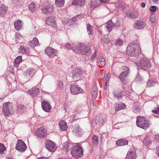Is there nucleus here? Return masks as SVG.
Wrapping results in <instances>:
<instances>
[{"instance_id": "423d86ee", "label": "nucleus", "mask_w": 159, "mask_h": 159, "mask_svg": "<svg viewBox=\"0 0 159 159\" xmlns=\"http://www.w3.org/2000/svg\"><path fill=\"white\" fill-rule=\"evenodd\" d=\"M2 111L6 116H10L12 113V104L10 102L4 103L3 105Z\"/></svg>"}, {"instance_id": "0eeeda50", "label": "nucleus", "mask_w": 159, "mask_h": 159, "mask_svg": "<svg viewBox=\"0 0 159 159\" xmlns=\"http://www.w3.org/2000/svg\"><path fill=\"white\" fill-rule=\"evenodd\" d=\"M58 51L50 47H48L45 50V53L50 58H53L57 56Z\"/></svg>"}, {"instance_id": "b1692460", "label": "nucleus", "mask_w": 159, "mask_h": 159, "mask_svg": "<svg viewBox=\"0 0 159 159\" xmlns=\"http://www.w3.org/2000/svg\"><path fill=\"white\" fill-rule=\"evenodd\" d=\"M114 25V24L111 20L106 23V27L108 32H109L111 30Z\"/></svg>"}, {"instance_id": "8fccbe9b", "label": "nucleus", "mask_w": 159, "mask_h": 159, "mask_svg": "<svg viewBox=\"0 0 159 159\" xmlns=\"http://www.w3.org/2000/svg\"><path fill=\"white\" fill-rule=\"evenodd\" d=\"M97 120V123L99 125H103L104 123V120L102 118L99 117Z\"/></svg>"}, {"instance_id": "e433bc0d", "label": "nucleus", "mask_w": 159, "mask_h": 159, "mask_svg": "<svg viewBox=\"0 0 159 159\" xmlns=\"http://www.w3.org/2000/svg\"><path fill=\"white\" fill-rule=\"evenodd\" d=\"M29 8L31 11H35L36 9V7L34 3H32L29 5Z\"/></svg>"}, {"instance_id": "052dcab7", "label": "nucleus", "mask_w": 159, "mask_h": 159, "mask_svg": "<svg viewBox=\"0 0 159 159\" xmlns=\"http://www.w3.org/2000/svg\"><path fill=\"white\" fill-rule=\"evenodd\" d=\"M100 2L101 3H108L110 0H99Z\"/></svg>"}, {"instance_id": "20e7f679", "label": "nucleus", "mask_w": 159, "mask_h": 159, "mask_svg": "<svg viewBox=\"0 0 159 159\" xmlns=\"http://www.w3.org/2000/svg\"><path fill=\"white\" fill-rule=\"evenodd\" d=\"M90 47L89 46L81 43L78 45L76 48V52L86 55H89L91 54Z\"/></svg>"}, {"instance_id": "5701e85b", "label": "nucleus", "mask_w": 159, "mask_h": 159, "mask_svg": "<svg viewBox=\"0 0 159 159\" xmlns=\"http://www.w3.org/2000/svg\"><path fill=\"white\" fill-rule=\"evenodd\" d=\"M29 44L31 47L33 48L40 45L38 39L36 38H34L33 40L30 42Z\"/></svg>"}, {"instance_id": "473e14b6", "label": "nucleus", "mask_w": 159, "mask_h": 159, "mask_svg": "<svg viewBox=\"0 0 159 159\" xmlns=\"http://www.w3.org/2000/svg\"><path fill=\"white\" fill-rule=\"evenodd\" d=\"M97 62L99 65H101L102 66H104L105 64V60L102 57H99L98 60Z\"/></svg>"}, {"instance_id": "1a4fd4ad", "label": "nucleus", "mask_w": 159, "mask_h": 159, "mask_svg": "<svg viewBox=\"0 0 159 159\" xmlns=\"http://www.w3.org/2000/svg\"><path fill=\"white\" fill-rule=\"evenodd\" d=\"M45 146L46 148L51 152H55L57 148L55 143L51 140L46 141Z\"/></svg>"}, {"instance_id": "4d7b16f0", "label": "nucleus", "mask_w": 159, "mask_h": 159, "mask_svg": "<svg viewBox=\"0 0 159 159\" xmlns=\"http://www.w3.org/2000/svg\"><path fill=\"white\" fill-rule=\"evenodd\" d=\"M97 52V50L96 49H95V50L94 53L92 55V57L91 58V60H92V61H93V60H94V58L96 57Z\"/></svg>"}, {"instance_id": "ddd939ff", "label": "nucleus", "mask_w": 159, "mask_h": 159, "mask_svg": "<svg viewBox=\"0 0 159 159\" xmlns=\"http://www.w3.org/2000/svg\"><path fill=\"white\" fill-rule=\"evenodd\" d=\"M45 21L47 24L48 25L51 26L55 28L57 27V25L55 20V17H54L46 18L45 19Z\"/></svg>"}, {"instance_id": "5fc2aeb1", "label": "nucleus", "mask_w": 159, "mask_h": 159, "mask_svg": "<svg viewBox=\"0 0 159 159\" xmlns=\"http://www.w3.org/2000/svg\"><path fill=\"white\" fill-rule=\"evenodd\" d=\"M63 86V83L61 81H59L58 82L57 84V87L59 89H62Z\"/></svg>"}, {"instance_id": "2eb2a0df", "label": "nucleus", "mask_w": 159, "mask_h": 159, "mask_svg": "<svg viewBox=\"0 0 159 159\" xmlns=\"http://www.w3.org/2000/svg\"><path fill=\"white\" fill-rule=\"evenodd\" d=\"M146 25V23L140 20H138L135 22L134 27L136 29H142Z\"/></svg>"}, {"instance_id": "a211bd4d", "label": "nucleus", "mask_w": 159, "mask_h": 159, "mask_svg": "<svg viewBox=\"0 0 159 159\" xmlns=\"http://www.w3.org/2000/svg\"><path fill=\"white\" fill-rule=\"evenodd\" d=\"M53 6L49 5L44 7L42 9V11L43 13L48 14L52 12L53 11Z\"/></svg>"}, {"instance_id": "09e8293b", "label": "nucleus", "mask_w": 159, "mask_h": 159, "mask_svg": "<svg viewBox=\"0 0 159 159\" xmlns=\"http://www.w3.org/2000/svg\"><path fill=\"white\" fill-rule=\"evenodd\" d=\"M152 113L155 114H159V108L158 107H155L154 108V109L152 110Z\"/></svg>"}, {"instance_id": "680f3d73", "label": "nucleus", "mask_w": 159, "mask_h": 159, "mask_svg": "<svg viewBox=\"0 0 159 159\" xmlns=\"http://www.w3.org/2000/svg\"><path fill=\"white\" fill-rule=\"evenodd\" d=\"M155 139L157 142H159V134H157L155 136Z\"/></svg>"}, {"instance_id": "338daca9", "label": "nucleus", "mask_w": 159, "mask_h": 159, "mask_svg": "<svg viewBox=\"0 0 159 159\" xmlns=\"http://www.w3.org/2000/svg\"><path fill=\"white\" fill-rule=\"evenodd\" d=\"M38 159H48V158L47 157H40Z\"/></svg>"}, {"instance_id": "774afa93", "label": "nucleus", "mask_w": 159, "mask_h": 159, "mask_svg": "<svg viewBox=\"0 0 159 159\" xmlns=\"http://www.w3.org/2000/svg\"><path fill=\"white\" fill-rule=\"evenodd\" d=\"M95 119H93L92 120V123L94 124H95Z\"/></svg>"}, {"instance_id": "bf43d9fd", "label": "nucleus", "mask_w": 159, "mask_h": 159, "mask_svg": "<svg viewBox=\"0 0 159 159\" xmlns=\"http://www.w3.org/2000/svg\"><path fill=\"white\" fill-rule=\"evenodd\" d=\"M101 41L102 43H109V41L106 38L102 39Z\"/></svg>"}, {"instance_id": "f704fd0d", "label": "nucleus", "mask_w": 159, "mask_h": 159, "mask_svg": "<svg viewBox=\"0 0 159 159\" xmlns=\"http://www.w3.org/2000/svg\"><path fill=\"white\" fill-rule=\"evenodd\" d=\"M126 107V105L124 104H119L116 106V111H119L121 109H123Z\"/></svg>"}, {"instance_id": "2f4dec72", "label": "nucleus", "mask_w": 159, "mask_h": 159, "mask_svg": "<svg viewBox=\"0 0 159 159\" xmlns=\"http://www.w3.org/2000/svg\"><path fill=\"white\" fill-rule=\"evenodd\" d=\"M27 49V48L23 46H21L18 48L19 52L23 54H25L26 53Z\"/></svg>"}, {"instance_id": "58836bf2", "label": "nucleus", "mask_w": 159, "mask_h": 159, "mask_svg": "<svg viewBox=\"0 0 159 159\" xmlns=\"http://www.w3.org/2000/svg\"><path fill=\"white\" fill-rule=\"evenodd\" d=\"M87 30L89 34L91 35L93 34L92 26L89 24L87 25Z\"/></svg>"}, {"instance_id": "f257e3e1", "label": "nucleus", "mask_w": 159, "mask_h": 159, "mask_svg": "<svg viewBox=\"0 0 159 159\" xmlns=\"http://www.w3.org/2000/svg\"><path fill=\"white\" fill-rule=\"evenodd\" d=\"M141 52V50L139 46L137 43H130L127 48L126 53L130 56H138L140 54Z\"/></svg>"}, {"instance_id": "a878e982", "label": "nucleus", "mask_w": 159, "mask_h": 159, "mask_svg": "<svg viewBox=\"0 0 159 159\" xmlns=\"http://www.w3.org/2000/svg\"><path fill=\"white\" fill-rule=\"evenodd\" d=\"M59 125L61 129L63 131L65 130L67 128L66 122L62 120H60Z\"/></svg>"}, {"instance_id": "72a5a7b5", "label": "nucleus", "mask_w": 159, "mask_h": 159, "mask_svg": "<svg viewBox=\"0 0 159 159\" xmlns=\"http://www.w3.org/2000/svg\"><path fill=\"white\" fill-rule=\"evenodd\" d=\"M22 60V58L21 56H19L17 57L15 60L14 63L15 65L16 66H17L18 64Z\"/></svg>"}, {"instance_id": "c85d7f7f", "label": "nucleus", "mask_w": 159, "mask_h": 159, "mask_svg": "<svg viewBox=\"0 0 159 159\" xmlns=\"http://www.w3.org/2000/svg\"><path fill=\"white\" fill-rule=\"evenodd\" d=\"M64 3L65 0H55V5L59 7H62L64 5Z\"/></svg>"}, {"instance_id": "4be33fe9", "label": "nucleus", "mask_w": 159, "mask_h": 159, "mask_svg": "<svg viewBox=\"0 0 159 159\" xmlns=\"http://www.w3.org/2000/svg\"><path fill=\"white\" fill-rule=\"evenodd\" d=\"M14 25L15 29L17 30H19L21 29L22 23L20 20H18L14 22Z\"/></svg>"}, {"instance_id": "3c124183", "label": "nucleus", "mask_w": 159, "mask_h": 159, "mask_svg": "<svg viewBox=\"0 0 159 159\" xmlns=\"http://www.w3.org/2000/svg\"><path fill=\"white\" fill-rule=\"evenodd\" d=\"M111 74L109 72L107 73V77L105 80V84H107V82L109 81V79L110 78Z\"/></svg>"}, {"instance_id": "13d9d810", "label": "nucleus", "mask_w": 159, "mask_h": 159, "mask_svg": "<svg viewBox=\"0 0 159 159\" xmlns=\"http://www.w3.org/2000/svg\"><path fill=\"white\" fill-rule=\"evenodd\" d=\"M150 10L152 12H154L156 10V7L155 6H152L150 8Z\"/></svg>"}, {"instance_id": "aec40b11", "label": "nucleus", "mask_w": 159, "mask_h": 159, "mask_svg": "<svg viewBox=\"0 0 159 159\" xmlns=\"http://www.w3.org/2000/svg\"><path fill=\"white\" fill-rule=\"evenodd\" d=\"M113 93L114 97L117 98L118 100L121 99L122 97L124 96L121 91L119 89L115 90L114 91Z\"/></svg>"}, {"instance_id": "49530a36", "label": "nucleus", "mask_w": 159, "mask_h": 159, "mask_svg": "<svg viewBox=\"0 0 159 159\" xmlns=\"http://www.w3.org/2000/svg\"><path fill=\"white\" fill-rule=\"evenodd\" d=\"M34 73V70L32 69L28 70L26 72L27 74H28L30 76H32Z\"/></svg>"}, {"instance_id": "f3484780", "label": "nucleus", "mask_w": 159, "mask_h": 159, "mask_svg": "<svg viewBox=\"0 0 159 159\" xmlns=\"http://www.w3.org/2000/svg\"><path fill=\"white\" fill-rule=\"evenodd\" d=\"M136 158L135 151L134 149H131L128 152L126 159H136Z\"/></svg>"}, {"instance_id": "7c9ffc66", "label": "nucleus", "mask_w": 159, "mask_h": 159, "mask_svg": "<svg viewBox=\"0 0 159 159\" xmlns=\"http://www.w3.org/2000/svg\"><path fill=\"white\" fill-rule=\"evenodd\" d=\"M82 108H79L75 112V115H74L73 116V118L75 120H76L77 119H80V117L76 116L77 115L80 114L81 113Z\"/></svg>"}, {"instance_id": "f8f14e48", "label": "nucleus", "mask_w": 159, "mask_h": 159, "mask_svg": "<svg viewBox=\"0 0 159 159\" xmlns=\"http://www.w3.org/2000/svg\"><path fill=\"white\" fill-rule=\"evenodd\" d=\"M36 135L40 139L44 138L47 136V132L45 129L41 127L38 129L36 132Z\"/></svg>"}, {"instance_id": "4468645a", "label": "nucleus", "mask_w": 159, "mask_h": 159, "mask_svg": "<svg viewBox=\"0 0 159 159\" xmlns=\"http://www.w3.org/2000/svg\"><path fill=\"white\" fill-rule=\"evenodd\" d=\"M70 91L72 94L75 95L82 93L83 90L78 86L74 84L71 86Z\"/></svg>"}, {"instance_id": "6e6552de", "label": "nucleus", "mask_w": 159, "mask_h": 159, "mask_svg": "<svg viewBox=\"0 0 159 159\" xmlns=\"http://www.w3.org/2000/svg\"><path fill=\"white\" fill-rule=\"evenodd\" d=\"M123 69L125 70L123 71L120 74L119 78L122 83L123 84H125L127 83V81L126 80V77L129 73V69L125 66L123 67Z\"/></svg>"}, {"instance_id": "c9c22d12", "label": "nucleus", "mask_w": 159, "mask_h": 159, "mask_svg": "<svg viewBox=\"0 0 159 159\" xmlns=\"http://www.w3.org/2000/svg\"><path fill=\"white\" fill-rule=\"evenodd\" d=\"M65 46V47L67 49H71L73 51L75 52H76V48L75 49V48H74L73 47V45L72 44H71L69 43H67L66 44Z\"/></svg>"}, {"instance_id": "6ab92c4d", "label": "nucleus", "mask_w": 159, "mask_h": 159, "mask_svg": "<svg viewBox=\"0 0 159 159\" xmlns=\"http://www.w3.org/2000/svg\"><path fill=\"white\" fill-rule=\"evenodd\" d=\"M39 91L40 90L39 88H34L31 89L29 90L28 92L32 96L36 97L39 94Z\"/></svg>"}, {"instance_id": "393cba45", "label": "nucleus", "mask_w": 159, "mask_h": 159, "mask_svg": "<svg viewBox=\"0 0 159 159\" xmlns=\"http://www.w3.org/2000/svg\"><path fill=\"white\" fill-rule=\"evenodd\" d=\"M85 4L84 0H74L72 2V4L80 6H83Z\"/></svg>"}, {"instance_id": "412c9836", "label": "nucleus", "mask_w": 159, "mask_h": 159, "mask_svg": "<svg viewBox=\"0 0 159 159\" xmlns=\"http://www.w3.org/2000/svg\"><path fill=\"white\" fill-rule=\"evenodd\" d=\"M126 16L132 19L135 18L137 17L139 15V13L137 11H134L131 12L129 11L126 14Z\"/></svg>"}, {"instance_id": "6e6d98bb", "label": "nucleus", "mask_w": 159, "mask_h": 159, "mask_svg": "<svg viewBox=\"0 0 159 159\" xmlns=\"http://www.w3.org/2000/svg\"><path fill=\"white\" fill-rule=\"evenodd\" d=\"M98 3L96 1H95L94 2H92L91 3V7L93 8L94 7H96L97 6H98Z\"/></svg>"}, {"instance_id": "7ed1b4c3", "label": "nucleus", "mask_w": 159, "mask_h": 159, "mask_svg": "<svg viewBox=\"0 0 159 159\" xmlns=\"http://www.w3.org/2000/svg\"><path fill=\"white\" fill-rule=\"evenodd\" d=\"M137 125L144 129H146L149 127L151 125L150 122L145 118L139 116L137 117L136 122Z\"/></svg>"}, {"instance_id": "79ce46f5", "label": "nucleus", "mask_w": 159, "mask_h": 159, "mask_svg": "<svg viewBox=\"0 0 159 159\" xmlns=\"http://www.w3.org/2000/svg\"><path fill=\"white\" fill-rule=\"evenodd\" d=\"M17 107V110L19 112H22L24 110V106L23 105H18Z\"/></svg>"}, {"instance_id": "c756f323", "label": "nucleus", "mask_w": 159, "mask_h": 159, "mask_svg": "<svg viewBox=\"0 0 159 159\" xmlns=\"http://www.w3.org/2000/svg\"><path fill=\"white\" fill-rule=\"evenodd\" d=\"M7 7L4 5L0 7V15L3 16L4 15L7 11Z\"/></svg>"}, {"instance_id": "a18cd8bd", "label": "nucleus", "mask_w": 159, "mask_h": 159, "mask_svg": "<svg viewBox=\"0 0 159 159\" xmlns=\"http://www.w3.org/2000/svg\"><path fill=\"white\" fill-rule=\"evenodd\" d=\"M123 44V40L120 39L117 40L115 43L116 45L118 46H121Z\"/></svg>"}, {"instance_id": "e2e57ef3", "label": "nucleus", "mask_w": 159, "mask_h": 159, "mask_svg": "<svg viewBox=\"0 0 159 159\" xmlns=\"http://www.w3.org/2000/svg\"><path fill=\"white\" fill-rule=\"evenodd\" d=\"M98 32L101 34H103L102 32V30L100 27H99L98 28Z\"/></svg>"}, {"instance_id": "864d4df0", "label": "nucleus", "mask_w": 159, "mask_h": 159, "mask_svg": "<svg viewBox=\"0 0 159 159\" xmlns=\"http://www.w3.org/2000/svg\"><path fill=\"white\" fill-rule=\"evenodd\" d=\"M93 97V98H96L97 96L98 91L96 89L94 90L92 93Z\"/></svg>"}, {"instance_id": "bb28decb", "label": "nucleus", "mask_w": 159, "mask_h": 159, "mask_svg": "<svg viewBox=\"0 0 159 159\" xmlns=\"http://www.w3.org/2000/svg\"><path fill=\"white\" fill-rule=\"evenodd\" d=\"M128 141L126 139H121L116 142V145L118 146H122L128 144Z\"/></svg>"}, {"instance_id": "9b49d317", "label": "nucleus", "mask_w": 159, "mask_h": 159, "mask_svg": "<svg viewBox=\"0 0 159 159\" xmlns=\"http://www.w3.org/2000/svg\"><path fill=\"white\" fill-rule=\"evenodd\" d=\"M83 71L80 68H75L72 71V78L74 80L79 79L83 74Z\"/></svg>"}, {"instance_id": "603ef678", "label": "nucleus", "mask_w": 159, "mask_h": 159, "mask_svg": "<svg viewBox=\"0 0 159 159\" xmlns=\"http://www.w3.org/2000/svg\"><path fill=\"white\" fill-rule=\"evenodd\" d=\"M150 20L152 23H153L155 22L156 18L154 15H151L150 16Z\"/></svg>"}, {"instance_id": "ea45409f", "label": "nucleus", "mask_w": 159, "mask_h": 159, "mask_svg": "<svg viewBox=\"0 0 159 159\" xmlns=\"http://www.w3.org/2000/svg\"><path fill=\"white\" fill-rule=\"evenodd\" d=\"M63 149L65 150L66 151H68L69 149L70 148L69 147V144L67 142H66L62 144Z\"/></svg>"}, {"instance_id": "a19ab883", "label": "nucleus", "mask_w": 159, "mask_h": 159, "mask_svg": "<svg viewBox=\"0 0 159 159\" xmlns=\"http://www.w3.org/2000/svg\"><path fill=\"white\" fill-rule=\"evenodd\" d=\"M155 84V82L152 80H150L148 81L147 83V87H151L154 86Z\"/></svg>"}, {"instance_id": "de8ad7c7", "label": "nucleus", "mask_w": 159, "mask_h": 159, "mask_svg": "<svg viewBox=\"0 0 159 159\" xmlns=\"http://www.w3.org/2000/svg\"><path fill=\"white\" fill-rule=\"evenodd\" d=\"M6 148L3 144L0 143V153L3 154L4 151L6 150Z\"/></svg>"}, {"instance_id": "f03ea898", "label": "nucleus", "mask_w": 159, "mask_h": 159, "mask_svg": "<svg viewBox=\"0 0 159 159\" xmlns=\"http://www.w3.org/2000/svg\"><path fill=\"white\" fill-rule=\"evenodd\" d=\"M71 154L72 156L76 158L81 157L83 155L81 144L78 143L74 146L71 150Z\"/></svg>"}, {"instance_id": "69168bd1", "label": "nucleus", "mask_w": 159, "mask_h": 159, "mask_svg": "<svg viewBox=\"0 0 159 159\" xmlns=\"http://www.w3.org/2000/svg\"><path fill=\"white\" fill-rule=\"evenodd\" d=\"M141 6L143 8H144L145 7V4L144 2L141 3Z\"/></svg>"}, {"instance_id": "9d476101", "label": "nucleus", "mask_w": 159, "mask_h": 159, "mask_svg": "<svg viewBox=\"0 0 159 159\" xmlns=\"http://www.w3.org/2000/svg\"><path fill=\"white\" fill-rule=\"evenodd\" d=\"M27 148V146L24 142L21 140L18 139L16 147V149L18 151L24 152Z\"/></svg>"}, {"instance_id": "cd10ccee", "label": "nucleus", "mask_w": 159, "mask_h": 159, "mask_svg": "<svg viewBox=\"0 0 159 159\" xmlns=\"http://www.w3.org/2000/svg\"><path fill=\"white\" fill-rule=\"evenodd\" d=\"M73 131L77 135L80 136H81L83 134L82 130L81 129V128L80 126H77V127H75L74 128V129Z\"/></svg>"}, {"instance_id": "dca6fc26", "label": "nucleus", "mask_w": 159, "mask_h": 159, "mask_svg": "<svg viewBox=\"0 0 159 159\" xmlns=\"http://www.w3.org/2000/svg\"><path fill=\"white\" fill-rule=\"evenodd\" d=\"M42 106L43 109L47 112L50 111L52 108L50 104L48 102L44 100L42 102Z\"/></svg>"}, {"instance_id": "c03bdc74", "label": "nucleus", "mask_w": 159, "mask_h": 159, "mask_svg": "<svg viewBox=\"0 0 159 159\" xmlns=\"http://www.w3.org/2000/svg\"><path fill=\"white\" fill-rule=\"evenodd\" d=\"M15 39L16 40L19 41L23 39V37L19 33H16L15 34Z\"/></svg>"}, {"instance_id": "39448f33", "label": "nucleus", "mask_w": 159, "mask_h": 159, "mask_svg": "<svg viewBox=\"0 0 159 159\" xmlns=\"http://www.w3.org/2000/svg\"><path fill=\"white\" fill-rule=\"evenodd\" d=\"M137 66L138 67H140L145 70H148L151 67L150 62L146 58L141 59L138 63Z\"/></svg>"}, {"instance_id": "4c0bfd02", "label": "nucleus", "mask_w": 159, "mask_h": 159, "mask_svg": "<svg viewBox=\"0 0 159 159\" xmlns=\"http://www.w3.org/2000/svg\"><path fill=\"white\" fill-rule=\"evenodd\" d=\"M84 16V15L82 14H80L77 15L73 17L72 18V20L74 22L78 20H79L80 19L83 17Z\"/></svg>"}, {"instance_id": "0e129e2a", "label": "nucleus", "mask_w": 159, "mask_h": 159, "mask_svg": "<svg viewBox=\"0 0 159 159\" xmlns=\"http://www.w3.org/2000/svg\"><path fill=\"white\" fill-rule=\"evenodd\" d=\"M156 153L158 156L159 157V147L156 148Z\"/></svg>"}, {"instance_id": "37998d69", "label": "nucleus", "mask_w": 159, "mask_h": 159, "mask_svg": "<svg viewBox=\"0 0 159 159\" xmlns=\"http://www.w3.org/2000/svg\"><path fill=\"white\" fill-rule=\"evenodd\" d=\"M92 142L95 144H97L98 143V139L96 135H94L92 137Z\"/></svg>"}]
</instances>
